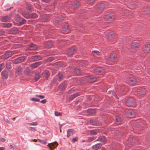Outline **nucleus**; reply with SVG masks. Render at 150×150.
<instances>
[{"mask_svg": "<svg viewBox=\"0 0 150 150\" xmlns=\"http://www.w3.org/2000/svg\"><path fill=\"white\" fill-rule=\"evenodd\" d=\"M76 52L75 47H72L68 48L66 51V54L68 56L70 57Z\"/></svg>", "mask_w": 150, "mask_h": 150, "instance_id": "nucleus-1", "label": "nucleus"}, {"mask_svg": "<svg viewBox=\"0 0 150 150\" xmlns=\"http://www.w3.org/2000/svg\"><path fill=\"white\" fill-rule=\"evenodd\" d=\"M141 42L140 41H134L131 44V47L132 49L137 50L140 47Z\"/></svg>", "mask_w": 150, "mask_h": 150, "instance_id": "nucleus-2", "label": "nucleus"}, {"mask_svg": "<svg viewBox=\"0 0 150 150\" xmlns=\"http://www.w3.org/2000/svg\"><path fill=\"white\" fill-rule=\"evenodd\" d=\"M15 73L17 75H21L22 74L23 69L21 66L16 67L15 69Z\"/></svg>", "mask_w": 150, "mask_h": 150, "instance_id": "nucleus-3", "label": "nucleus"}, {"mask_svg": "<svg viewBox=\"0 0 150 150\" xmlns=\"http://www.w3.org/2000/svg\"><path fill=\"white\" fill-rule=\"evenodd\" d=\"M105 7V5L103 3L98 4L95 8V10L98 12L102 11Z\"/></svg>", "mask_w": 150, "mask_h": 150, "instance_id": "nucleus-4", "label": "nucleus"}, {"mask_svg": "<svg viewBox=\"0 0 150 150\" xmlns=\"http://www.w3.org/2000/svg\"><path fill=\"white\" fill-rule=\"evenodd\" d=\"M126 81L128 83L131 85H134L137 82V81L135 78L131 77L128 78L127 79Z\"/></svg>", "mask_w": 150, "mask_h": 150, "instance_id": "nucleus-5", "label": "nucleus"}, {"mask_svg": "<svg viewBox=\"0 0 150 150\" xmlns=\"http://www.w3.org/2000/svg\"><path fill=\"white\" fill-rule=\"evenodd\" d=\"M105 18L107 20L113 21L115 19V16L111 14H108L105 16Z\"/></svg>", "mask_w": 150, "mask_h": 150, "instance_id": "nucleus-6", "label": "nucleus"}, {"mask_svg": "<svg viewBox=\"0 0 150 150\" xmlns=\"http://www.w3.org/2000/svg\"><path fill=\"white\" fill-rule=\"evenodd\" d=\"M126 116L128 117L132 118L135 117L136 115L134 112L131 110L126 112Z\"/></svg>", "mask_w": 150, "mask_h": 150, "instance_id": "nucleus-7", "label": "nucleus"}, {"mask_svg": "<svg viewBox=\"0 0 150 150\" xmlns=\"http://www.w3.org/2000/svg\"><path fill=\"white\" fill-rule=\"evenodd\" d=\"M134 99L133 98H130L127 99L126 101L125 104L128 106H131L133 104Z\"/></svg>", "mask_w": 150, "mask_h": 150, "instance_id": "nucleus-8", "label": "nucleus"}, {"mask_svg": "<svg viewBox=\"0 0 150 150\" xmlns=\"http://www.w3.org/2000/svg\"><path fill=\"white\" fill-rule=\"evenodd\" d=\"M14 51H7L4 55V58L6 59L11 57L14 54Z\"/></svg>", "mask_w": 150, "mask_h": 150, "instance_id": "nucleus-9", "label": "nucleus"}, {"mask_svg": "<svg viewBox=\"0 0 150 150\" xmlns=\"http://www.w3.org/2000/svg\"><path fill=\"white\" fill-rule=\"evenodd\" d=\"M117 55L115 53L111 54L108 58L109 60L111 62H114L117 59Z\"/></svg>", "mask_w": 150, "mask_h": 150, "instance_id": "nucleus-10", "label": "nucleus"}, {"mask_svg": "<svg viewBox=\"0 0 150 150\" xmlns=\"http://www.w3.org/2000/svg\"><path fill=\"white\" fill-rule=\"evenodd\" d=\"M115 121L117 122V124L118 125L123 120L122 115H117L115 116Z\"/></svg>", "mask_w": 150, "mask_h": 150, "instance_id": "nucleus-11", "label": "nucleus"}, {"mask_svg": "<svg viewBox=\"0 0 150 150\" xmlns=\"http://www.w3.org/2000/svg\"><path fill=\"white\" fill-rule=\"evenodd\" d=\"M49 147L51 150H54L58 146V144L57 142L51 143L48 144Z\"/></svg>", "mask_w": 150, "mask_h": 150, "instance_id": "nucleus-12", "label": "nucleus"}, {"mask_svg": "<svg viewBox=\"0 0 150 150\" xmlns=\"http://www.w3.org/2000/svg\"><path fill=\"white\" fill-rule=\"evenodd\" d=\"M94 71L96 74H99L103 73L104 70L101 67L96 68L94 69Z\"/></svg>", "mask_w": 150, "mask_h": 150, "instance_id": "nucleus-13", "label": "nucleus"}, {"mask_svg": "<svg viewBox=\"0 0 150 150\" xmlns=\"http://www.w3.org/2000/svg\"><path fill=\"white\" fill-rule=\"evenodd\" d=\"M24 59L25 57H20L16 59L14 62L15 64L20 63L23 62Z\"/></svg>", "mask_w": 150, "mask_h": 150, "instance_id": "nucleus-14", "label": "nucleus"}, {"mask_svg": "<svg viewBox=\"0 0 150 150\" xmlns=\"http://www.w3.org/2000/svg\"><path fill=\"white\" fill-rule=\"evenodd\" d=\"M142 11L144 14L150 13V8L148 6H145L143 8Z\"/></svg>", "mask_w": 150, "mask_h": 150, "instance_id": "nucleus-15", "label": "nucleus"}, {"mask_svg": "<svg viewBox=\"0 0 150 150\" xmlns=\"http://www.w3.org/2000/svg\"><path fill=\"white\" fill-rule=\"evenodd\" d=\"M143 50L145 52H149L150 51V45H144L143 47Z\"/></svg>", "mask_w": 150, "mask_h": 150, "instance_id": "nucleus-16", "label": "nucleus"}, {"mask_svg": "<svg viewBox=\"0 0 150 150\" xmlns=\"http://www.w3.org/2000/svg\"><path fill=\"white\" fill-rule=\"evenodd\" d=\"M11 20V18L10 17L8 16H5L2 18L1 21L4 22H10Z\"/></svg>", "mask_w": 150, "mask_h": 150, "instance_id": "nucleus-17", "label": "nucleus"}, {"mask_svg": "<svg viewBox=\"0 0 150 150\" xmlns=\"http://www.w3.org/2000/svg\"><path fill=\"white\" fill-rule=\"evenodd\" d=\"M52 45V43L50 41L46 42L44 44V47L46 48H50L51 47Z\"/></svg>", "mask_w": 150, "mask_h": 150, "instance_id": "nucleus-18", "label": "nucleus"}, {"mask_svg": "<svg viewBox=\"0 0 150 150\" xmlns=\"http://www.w3.org/2000/svg\"><path fill=\"white\" fill-rule=\"evenodd\" d=\"M90 123L92 125H94L99 126L101 125V123L98 121H96L95 120H91Z\"/></svg>", "mask_w": 150, "mask_h": 150, "instance_id": "nucleus-19", "label": "nucleus"}, {"mask_svg": "<svg viewBox=\"0 0 150 150\" xmlns=\"http://www.w3.org/2000/svg\"><path fill=\"white\" fill-rule=\"evenodd\" d=\"M42 62H37L35 63L32 64L30 65V66L32 68H37L42 64Z\"/></svg>", "mask_w": 150, "mask_h": 150, "instance_id": "nucleus-20", "label": "nucleus"}, {"mask_svg": "<svg viewBox=\"0 0 150 150\" xmlns=\"http://www.w3.org/2000/svg\"><path fill=\"white\" fill-rule=\"evenodd\" d=\"M62 28L63 30L64 31H69L71 30L70 26L67 24L64 25Z\"/></svg>", "mask_w": 150, "mask_h": 150, "instance_id": "nucleus-21", "label": "nucleus"}, {"mask_svg": "<svg viewBox=\"0 0 150 150\" xmlns=\"http://www.w3.org/2000/svg\"><path fill=\"white\" fill-rule=\"evenodd\" d=\"M1 75L3 79H7L8 78V72L4 70L1 72Z\"/></svg>", "mask_w": 150, "mask_h": 150, "instance_id": "nucleus-22", "label": "nucleus"}, {"mask_svg": "<svg viewBox=\"0 0 150 150\" xmlns=\"http://www.w3.org/2000/svg\"><path fill=\"white\" fill-rule=\"evenodd\" d=\"M102 146V144L100 143L97 144L95 145H94L92 146V149L97 150L100 149Z\"/></svg>", "mask_w": 150, "mask_h": 150, "instance_id": "nucleus-23", "label": "nucleus"}, {"mask_svg": "<svg viewBox=\"0 0 150 150\" xmlns=\"http://www.w3.org/2000/svg\"><path fill=\"white\" fill-rule=\"evenodd\" d=\"M75 132V131L72 129H68L67 131V137H69V136H72Z\"/></svg>", "mask_w": 150, "mask_h": 150, "instance_id": "nucleus-24", "label": "nucleus"}, {"mask_svg": "<svg viewBox=\"0 0 150 150\" xmlns=\"http://www.w3.org/2000/svg\"><path fill=\"white\" fill-rule=\"evenodd\" d=\"M97 78L95 76H89L88 80L90 82H93L96 81L97 80Z\"/></svg>", "mask_w": 150, "mask_h": 150, "instance_id": "nucleus-25", "label": "nucleus"}, {"mask_svg": "<svg viewBox=\"0 0 150 150\" xmlns=\"http://www.w3.org/2000/svg\"><path fill=\"white\" fill-rule=\"evenodd\" d=\"M89 115H93L96 114V112L95 109H89L87 110L86 112Z\"/></svg>", "mask_w": 150, "mask_h": 150, "instance_id": "nucleus-26", "label": "nucleus"}, {"mask_svg": "<svg viewBox=\"0 0 150 150\" xmlns=\"http://www.w3.org/2000/svg\"><path fill=\"white\" fill-rule=\"evenodd\" d=\"M80 5V3L78 1H76L73 3L72 5V8L73 9H75L77 8Z\"/></svg>", "mask_w": 150, "mask_h": 150, "instance_id": "nucleus-27", "label": "nucleus"}, {"mask_svg": "<svg viewBox=\"0 0 150 150\" xmlns=\"http://www.w3.org/2000/svg\"><path fill=\"white\" fill-rule=\"evenodd\" d=\"M38 47L37 45L33 44L29 45L28 47V49L30 50H35Z\"/></svg>", "mask_w": 150, "mask_h": 150, "instance_id": "nucleus-28", "label": "nucleus"}, {"mask_svg": "<svg viewBox=\"0 0 150 150\" xmlns=\"http://www.w3.org/2000/svg\"><path fill=\"white\" fill-rule=\"evenodd\" d=\"M32 59L34 61L40 60L42 59V57L40 56L35 55L32 57Z\"/></svg>", "mask_w": 150, "mask_h": 150, "instance_id": "nucleus-29", "label": "nucleus"}, {"mask_svg": "<svg viewBox=\"0 0 150 150\" xmlns=\"http://www.w3.org/2000/svg\"><path fill=\"white\" fill-rule=\"evenodd\" d=\"M115 36V33L112 32L109 33L108 35V38L110 39H113Z\"/></svg>", "mask_w": 150, "mask_h": 150, "instance_id": "nucleus-30", "label": "nucleus"}, {"mask_svg": "<svg viewBox=\"0 0 150 150\" xmlns=\"http://www.w3.org/2000/svg\"><path fill=\"white\" fill-rule=\"evenodd\" d=\"M40 19L42 21L44 22L47 21L48 19L47 16L46 15H42Z\"/></svg>", "mask_w": 150, "mask_h": 150, "instance_id": "nucleus-31", "label": "nucleus"}, {"mask_svg": "<svg viewBox=\"0 0 150 150\" xmlns=\"http://www.w3.org/2000/svg\"><path fill=\"white\" fill-rule=\"evenodd\" d=\"M43 77L46 78H47L50 75V74L48 71H45L43 72Z\"/></svg>", "mask_w": 150, "mask_h": 150, "instance_id": "nucleus-32", "label": "nucleus"}, {"mask_svg": "<svg viewBox=\"0 0 150 150\" xmlns=\"http://www.w3.org/2000/svg\"><path fill=\"white\" fill-rule=\"evenodd\" d=\"M11 32L12 34H15L18 32V30L17 28H13L11 29Z\"/></svg>", "mask_w": 150, "mask_h": 150, "instance_id": "nucleus-33", "label": "nucleus"}, {"mask_svg": "<svg viewBox=\"0 0 150 150\" xmlns=\"http://www.w3.org/2000/svg\"><path fill=\"white\" fill-rule=\"evenodd\" d=\"M38 16V15L35 13H33L30 14V18L34 19L37 18Z\"/></svg>", "mask_w": 150, "mask_h": 150, "instance_id": "nucleus-34", "label": "nucleus"}, {"mask_svg": "<svg viewBox=\"0 0 150 150\" xmlns=\"http://www.w3.org/2000/svg\"><path fill=\"white\" fill-rule=\"evenodd\" d=\"M42 76V74L40 73H38L35 75V79L36 81H37Z\"/></svg>", "mask_w": 150, "mask_h": 150, "instance_id": "nucleus-35", "label": "nucleus"}, {"mask_svg": "<svg viewBox=\"0 0 150 150\" xmlns=\"http://www.w3.org/2000/svg\"><path fill=\"white\" fill-rule=\"evenodd\" d=\"M100 130L98 129H95L91 131V135H93L97 133V132H99Z\"/></svg>", "mask_w": 150, "mask_h": 150, "instance_id": "nucleus-36", "label": "nucleus"}, {"mask_svg": "<svg viewBox=\"0 0 150 150\" xmlns=\"http://www.w3.org/2000/svg\"><path fill=\"white\" fill-rule=\"evenodd\" d=\"M26 20L25 19H23V18L21 19V21H20V22H19L18 24V25H23L26 23Z\"/></svg>", "mask_w": 150, "mask_h": 150, "instance_id": "nucleus-37", "label": "nucleus"}, {"mask_svg": "<svg viewBox=\"0 0 150 150\" xmlns=\"http://www.w3.org/2000/svg\"><path fill=\"white\" fill-rule=\"evenodd\" d=\"M74 72L76 75H80L81 73V71L79 68H76L74 70Z\"/></svg>", "mask_w": 150, "mask_h": 150, "instance_id": "nucleus-38", "label": "nucleus"}, {"mask_svg": "<svg viewBox=\"0 0 150 150\" xmlns=\"http://www.w3.org/2000/svg\"><path fill=\"white\" fill-rule=\"evenodd\" d=\"M98 141H100L101 142H104L105 140V138L104 136H102L99 137L97 139Z\"/></svg>", "mask_w": 150, "mask_h": 150, "instance_id": "nucleus-39", "label": "nucleus"}, {"mask_svg": "<svg viewBox=\"0 0 150 150\" xmlns=\"http://www.w3.org/2000/svg\"><path fill=\"white\" fill-rule=\"evenodd\" d=\"M54 59V57H50L47 58L45 60L46 62H49L52 61Z\"/></svg>", "mask_w": 150, "mask_h": 150, "instance_id": "nucleus-40", "label": "nucleus"}, {"mask_svg": "<svg viewBox=\"0 0 150 150\" xmlns=\"http://www.w3.org/2000/svg\"><path fill=\"white\" fill-rule=\"evenodd\" d=\"M11 62H8L6 64V68L7 69H10L11 68Z\"/></svg>", "mask_w": 150, "mask_h": 150, "instance_id": "nucleus-41", "label": "nucleus"}, {"mask_svg": "<svg viewBox=\"0 0 150 150\" xmlns=\"http://www.w3.org/2000/svg\"><path fill=\"white\" fill-rule=\"evenodd\" d=\"M130 141L132 145L134 144V143L137 141L135 139L134 137L130 138Z\"/></svg>", "mask_w": 150, "mask_h": 150, "instance_id": "nucleus-42", "label": "nucleus"}, {"mask_svg": "<svg viewBox=\"0 0 150 150\" xmlns=\"http://www.w3.org/2000/svg\"><path fill=\"white\" fill-rule=\"evenodd\" d=\"M12 25V24L10 23H4L3 24V27L4 28H9Z\"/></svg>", "mask_w": 150, "mask_h": 150, "instance_id": "nucleus-43", "label": "nucleus"}, {"mask_svg": "<svg viewBox=\"0 0 150 150\" xmlns=\"http://www.w3.org/2000/svg\"><path fill=\"white\" fill-rule=\"evenodd\" d=\"M26 8L27 10L29 11V12L30 13L32 11L31 7L30 6L28 5H26Z\"/></svg>", "mask_w": 150, "mask_h": 150, "instance_id": "nucleus-44", "label": "nucleus"}, {"mask_svg": "<svg viewBox=\"0 0 150 150\" xmlns=\"http://www.w3.org/2000/svg\"><path fill=\"white\" fill-rule=\"evenodd\" d=\"M54 114L56 116H61L62 115V113L61 112H59L57 111H55L54 112Z\"/></svg>", "mask_w": 150, "mask_h": 150, "instance_id": "nucleus-45", "label": "nucleus"}, {"mask_svg": "<svg viewBox=\"0 0 150 150\" xmlns=\"http://www.w3.org/2000/svg\"><path fill=\"white\" fill-rule=\"evenodd\" d=\"M22 18L20 16H17L16 18V21L19 22H20V21H21V19Z\"/></svg>", "mask_w": 150, "mask_h": 150, "instance_id": "nucleus-46", "label": "nucleus"}, {"mask_svg": "<svg viewBox=\"0 0 150 150\" xmlns=\"http://www.w3.org/2000/svg\"><path fill=\"white\" fill-rule=\"evenodd\" d=\"M58 76L59 78L60 79V80H59V81L63 79L64 76L62 74L60 73L59 74H58Z\"/></svg>", "mask_w": 150, "mask_h": 150, "instance_id": "nucleus-47", "label": "nucleus"}, {"mask_svg": "<svg viewBox=\"0 0 150 150\" xmlns=\"http://www.w3.org/2000/svg\"><path fill=\"white\" fill-rule=\"evenodd\" d=\"M95 137H89L88 139V141L90 142L94 139Z\"/></svg>", "mask_w": 150, "mask_h": 150, "instance_id": "nucleus-48", "label": "nucleus"}, {"mask_svg": "<svg viewBox=\"0 0 150 150\" xmlns=\"http://www.w3.org/2000/svg\"><path fill=\"white\" fill-rule=\"evenodd\" d=\"M117 90L118 91H120L121 92H123L124 91V89L121 87L120 86L119 87L117 88Z\"/></svg>", "mask_w": 150, "mask_h": 150, "instance_id": "nucleus-49", "label": "nucleus"}, {"mask_svg": "<svg viewBox=\"0 0 150 150\" xmlns=\"http://www.w3.org/2000/svg\"><path fill=\"white\" fill-rule=\"evenodd\" d=\"M64 18L63 17H61L59 18L57 21L58 23L59 24L60 22H62L64 20Z\"/></svg>", "mask_w": 150, "mask_h": 150, "instance_id": "nucleus-50", "label": "nucleus"}, {"mask_svg": "<svg viewBox=\"0 0 150 150\" xmlns=\"http://www.w3.org/2000/svg\"><path fill=\"white\" fill-rule=\"evenodd\" d=\"M93 53H96L98 55H100V52L99 51L97 50H94L92 52V54Z\"/></svg>", "mask_w": 150, "mask_h": 150, "instance_id": "nucleus-51", "label": "nucleus"}, {"mask_svg": "<svg viewBox=\"0 0 150 150\" xmlns=\"http://www.w3.org/2000/svg\"><path fill=\"white\" fill-rule=\"evenodd\" d=\"M145 93V91L144 89H141L140 92L139 93V94L144 95Z\"/></svg>", "mask_w": 150, "mask_h": 150, "instance_id": "nucleus-52", "label": "nucleus"}, {"mask_svg": "<svg viewBox=\"0 0 150 150\" xmlns=\"http://www.w3.org/2000/svg\"><path fill=\"white\" fill-rule=\"evenodd\" d=\"M23 15L26 18H30V14L25 13L23 14Z\"/></svg>", "mask_w": 150, "mask_h": 150, "instance_id": "nucleus-53", "label": "nucleus"}, {"mask_svg": "<svg viewBox=\"0 0 150 150\" xmlns=\"http://www.w3.org/2000/svg\"><path fill=\"white\" fill-rule=\"evenodd\" d=\"M31 100H33L35 101L40 102V100L39 99H38L37 98H33L31 99Z\"/></svg>", "mask_w": 150, "mask_h": 150, "instance_id": "nucleus-54", "label": "nucleus"}, {"mask_svg": "<svg viewBox=\"0 0 150 150\" xmlns=\"http://www.w3.org/2000/svg\"><path fill=\"white\" fill-rule=\"evenodd\" d=\"M76 95L74 94L73 95H71L70 97V99L71 100H73L74 98L76 97Z\"/></svg>", "mask_w": 150, "mask_h": 150, "instance_id": "nucleus-55", "label": "nucleus"}, {"mask_svg": "<svg viewBox=\"0 0 150 150\" xmlns=\"http://www.w3.org/2000/svg\"><path fill=\"white\" fill-rule=\"evenodd\" d=\"M78 138L77 137H76V138L72 139V142L73 143H74L75 142H76L78 141Z\"/></svg>", "mask_w": 150, "mask_h": 150, "instance_id": "nucleus-56", "label": "nucleus"}, {"mask_svg": "<svg viewBox=\"0 0 150 150\" xmlns=\"http://www.w3.org/2000/svg\"><path fill=\"white\" fill-rule=\"evenodd\" d=\"M59 88L61 89H64L65 88V86L63 84H61L59 86Z\"/></svg>", "mask_w": 150, "mask_h": 150, "instance_id": "nucleus-57", "label": "nucleus"}, {"mask_svg": "<svg viewBox=\"0 0 150 150\" xmlns=\"http://www.w3.org/2000/svg\"><path fill=\"white\" fill-rule=\"evenodd\" d=\"M36 97H38L40 98L41 99H43L45 98V96L41 95H36L35 96Z\"/></svg>", "mask_w": 150, "mask_h": 150, "instance_id": "nucleus-58", "label": "nucleus"}, {"mask_svg": "<svg viewBox=\"0 0 150 150\" xmlns=\"http://www.w3.org/2000/svg\"><path fill=\"white\" fill-rule=\"evenodd\" d=\"M141 90V89H139V88H135L134 89V90L136 92H137L138 94H139V93L140 92Z\"/></svg>", "mask_w": 150, "mask_h": 150, "instance_id": "nucleus-59", "label": "nucleus"}, {"mask_svg": "<svg viewBox=\"0 0 150 150\" xmlns=\"http://www.w3.org/2000/svg\"><path fill=\"white\" fill-rule=\"evenodd\" d=\"M30 125H37V122H33V123H30L29 124Z\"/></svg>", "mask_w": 150, "mask_h": 150, "instance_id": "nucleus-60", "label": "nucleus"}, {"mask_svg": "<svg viewBox=\"0 0 150 150\" xmlns=\"http://www.w3.org/2000/svg\"><path fill=\"white\" fill-rule=\"evenodd\" d=\"M47 102V100L46 99H44L43 100H41L40 102L41 103H45Z\"/></svg>", "mask_w": 150, "mask_h": 150, "instance_id": "nucleus-61", "label": "nucleus"}, {"mask_svg": "<svg viewBox=\"0 0 150 150\" xmlns=\"http://www.w3.org/2000/svg\"><path fill=\"white\" fill-rule=\"evenodd\" d=\"M4 64L3 63H2L0 64V71H1L2 69V67L3 66H4Z\"/></svg>", "mask_w": 150, "mask_h": 150, "instance_id": "nucleus-62", "label": "nucleus"}, {"mask_svg": "<svg viewBox=\"0 0 150 150\" xmlns=\"http://www.w3.org/2000/svg\"><path fill=\"white\" fill-rule=\"evenodd\" d=\"M110 93H112V94L114 96L116 95V94L115 92L114 91H110Z\"/></svg>", "mask_w": 150, "mask_h": 150, "instance_id": "nucleus-63", "label": "nucleus"}, {"mask_svg": "<svg viewBox=\"0 0 150 150\" xmlns=\"http://www.w3.org/2000/svg\"><path fill=\"white\" fill-rule=\"evenodd\" d=\"M30 130H31V131H36V129L35 128H34L33 127H30Z\"/></svg>", "mask_w": 150, "mask_h": 150, "instance_id": "nucleus-64", "label": "nucleus"}]
</instances>
